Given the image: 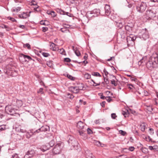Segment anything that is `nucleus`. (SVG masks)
Instances as JSON below:
<instances>
[{
    "mask_svg": "<svg viewBox=\"0 0 158 158\" xmlns=\"http://www.w3.org/2000/svg\"><path fill=\"white\" fill-rule=\"evenodd\" d=\"M157 60V58L155 57L152 56L147 58V56H145L138 62V64L139 65H140L144 63L146 64L148 68L152 69L156 67L157 64L156 61Z\"/></svg>",
    "mask_w": 158,
    "mask_h": 158,
    "instance_id": "1",
    "label": "nucleus"
},
{
    "mask_svg": "<svg viewBox=\"0 0 158 158\" xmlns=\"http://www.w3.org/2000/svg\"><path fill=\"white\" fill-rule=\"evenodd\" d=\"M64 147L62 143H57L52 150V152L54 154H59L61 152Z\"/></svg>",
    "mask_w": 158,
    "mask_h": 158,
    "instance_id": "2",
    "label": "nucleus"
},
{
    "mask_svg": "<svg viewBox=\"0 0 158 158\" xmlns=\"http://www.w3.org/2000/svg\"><path fill=\"white\" fill-rule=\"evenodd\" d=\"M139 35V38L144 40H146L149 37V33L146 28L142 29Z\"/></svg>",
    "mask_w": 158,
    "mask_h": 158,
    "instance_id": "3",
    "label": "nucleus"
},
{
    "mask_svg": "<svg viewBox=\"0 0 158 158\" xmlns=\"http://www.w3.org/2000/svg\"><path fill=\"white\" fill-rule=\"evenodd\" d=\"M145 15L147 19H151L156 16V13L152 10H147L145 13Z\"/></svg>",
    "mask_w": 158,
    "mask_h": 158,
    "instance_id": "4",
    "label": "nucleus"
},
{
    "mask_svg": "<svg viewBox=\"0 0 158 158\" xmlns=\"http://www.w3.org/2000/svg\"><path fill=\"white\" fill-rule=\"evenodd\" d=\"M147 5L145 3L142 2L140 5L136 7V9L138 12L142 13L146 10Z\"/></svg>",
    "mask_w": 158,
    "mask_h": 158,
    "instance_id": "5",
    "label": "nucleus"
},
{
    "mask_svg": "<svg viewBox=\"0 0 158 158\" xmlns=\"http://www.w3.org/2000/svg\"><path fill=\"white\" fill-rule=\"evenodd\" d=\"M5 110L8 113V114L11 115H13L14 114H15V110H17L12 107L10 105L6 106Z\"/></svg>",
    "mask_w": 158,
    "mask_h": 158,
    "instance_id": "6",
    "label": "nucleus"
},
{
    "mask_svg": "<svg viewBox=\"0 0 158 158\" xmlns=\"http://www.w3.org/2000/svg\"><path fill=\"white\" fill-rule=\"evenodd\" d=\"M70 137L69 138V139L68 141L69 143L74 148H75L76 146H77L78 144L77 142L75 139L73 138V137L70 136Z\"/></svg>",
    "mask_w": 158,
    "mask_h": 158,
    "instance_id": "7",
    "label": "nucleus"
},
{
    "mask_svg": "<svg viewBox=\"0 0 158 158\" xmlns=\"http://www.w3.org/2000/svg\"><path fill=\"white\" fill-rule=\"evenodd\" d=\"M49 130V127L47 125L42 126L41 128L35 131V133H38L40 131L45 132Z\"/></svg>",
    "mask_w": 158,
    "mask_h": 158,
    "instance_id": "8",
    "label": "nucleus"
},
{
    "mask_svg": "<svg viewBox=\"0 0 158 158\" xmlns=\"http://www.w3.org/2000/svg\"><path fill=\"white\" fill-rule=\"evenodd\" d=\"M31 12L29 11V13L27 12H23L22 13L18 15L19 17L21 19H25L30 16V14Z\"/></svg>",
    "mask_w": 158,
    "mask_h": 158,
    "instance_id": "9",
    "label": "nucleus"
},
{
    "mask_svg": "<svg viewBox=\"0 0 158 158\" xmlns=\"http://www.w3.org/2000/svg\"><path fill=\"white\" fill-rule=\"evenodd\" d=\"M30 132H28L26 133V136L27 138H30L33 135H35L37 133H35V131L34 129H31L30 130Z\"/></svg>",
    "mask_w": 158,
    "mask_h": 158,
    "instance_id": "10",
    "label": "nucleus"
},
{
    "mask_svg": "<svg viewBox=\"0 0 158 158\" xmlns=\"http://www.w3.org/2000/svg\"><path fill=\"white\" fill-rule=\"evenodd\" d=\"M50 47V49L53 51H56L59 50L58 46L53 43H51Z\"/></svg>",
    "mask_w": 158,
    "mask_h": 158,
    "instance_id": "11",
    "label": "nucleus"
},
{
    "mask_svg": "<svg viewBox=\"0 0 158 158\" xmlns=\"http://www.w3.org/2000/svg\"><path fill=\"white\" fill-rule=\"evenodd\" d=\"M50 148L49 147V145L46 144L45 145H43L40 148V149L43 152L48 150Z\"/></svg>",
    "mask_w": 158,
    "mask_h": 158,
    "instance_id": "12",
    "label": "nucleus"
},
{
    "mask_svg": "<svg viewBox=\"0 0 158 158\" xmlns=\"http://www.w3.org/2000/svg\"><path fill=\"white\" fill-rule=\"evenodd\" d=\"M85 124L81 121L78 122L77 124V128L80 130L83 129L84 128Z\"/></svg>",
    "mask_w": 158,
    "mask_h": 158,
    "instance_id": "13",
    "label": "nucleus"
},
{
    "mask_svg": "<svg viewBox=\"0 0 158 158\" xmlns=\"http://www.w3.org/2000/svg\"><path fill=\"white\" fill-rule=\"evenodd\" d=\"M70 90L72 92L75 94L78 93L79 91V88H78L77 86L71 87L70 88Z\"/></svg>",
    "mask_w": 158,
    "mask_h": 158,
    "instance_id": "14",
    "label": "nucleus"
},
{
    "mask_svg": "<svg viewBox=\"0 0 158 158\" xmlns=\"http://www.w3.org/2000/svg\"><path fill=\"white\" fill-rule=\"evenodd\" d=\"M105 14L107 15H109L110 13V6L109 5H106L105 7Z\"/></svg>",
    "mask_w": 158,
    "mask_h": 158,
    "instance_id": "15",
    "label": "nucleus"
},
{
    "mask_svg": "<svg viewBox=\"0 0 158 158\" xmlns=\"http://www.w3.org/2000/svg\"><path fill=\"white\" fill-rule=\"evenodd\" d=\"M27 152L29 155V157H32L35 154V152L33 150L28 151Z\"/></svg>",
    "mask_w": 158,
    "mask_h": 158,
    "instance_id": "16",
    "label": "nucleus"
},
{
    "mask_svg": "<svg viewBox=\"0 0 158 158\" xmlns=\"http://www.w3.org/2000/svg\"><path fill=\"white\" fill-rule=\"evenodd\" d=\"M77 88H79V90H84L85 87L83 84L81 83L78 84V86H77Z\"/></svg>",
    "mask_w": 158,
    "mask_h": 158,
    "instance_id": "17",
    "label": "nucleus"
},
{
    "mask_svg": "<svg viewBox=\"0 0 158 158\" xmlns=\"http://www.w3.org/2000/svg\"><path fill=\"white\" fill-rule=\"evenodd\" d=\"M140 129L142 131H144L146 128V125L145 123H142L140 125Z\"/></svg>",
    "mask_w": 158,
    "mask_h": 158,
    "instance_id": "18",
    "label": "nucleus"
},
{
    "mask_svg": "<svg viewBox=\"0 0 158 158\" xmlns=\"http://www.w3.org/2000/svg\"><path fill=\"white\" fill-rule=\"evenodd\" d=\"M21 56H23L25 59H27L29 60H33L29 56L27 55H25L23 54H21Z\"/></svg>",
    "mask_w": 158,
    "mask_h": 158,
    "instance_id": "19",
    "label": "nucleus"
},
{
    "mask_svg": "<svg viewBox=\"0 0 158 158\" xmlns=\"http://www.w3.org/2000/svg\"><path fill=\"white\" fill-rule=\"evenodd\" d=\"M17 105L18 107L21 106L23 104L22 101L21 100H18L16 101Z\"/></svg>",
    "mask_w": 158,
    "mask_h": 158,
    "instance_id": "20",
    "label": "nucleus"
},
{
    "mask_svg": "<svg viewBox=\"0 0 158 158\" xmlns=\"http://www.w3.org/2000/svg\"><path fill=\"white\" fill-rule=\"evenodd\" d=\"M54 140L52 139L51 141H50L48 143H47V144L49 145V147L50 148L54 145Z\"/></svg>",
    "mask_w": 158,
    "mask_h": 158,
    "instance_id": "21",
    "label": "nucleus"
},
{
    "mask_svg": "<svg viewBox=\"0 0 158 158\" xmlns=\"http://www.w3.org/2000/svg\"><path fill=\"white\" fill-rule=\"evenodd\" d=\"M57 11L58 13H59L60 14L65 15V12L64 11V10H62L60 9H58L57 10Z\"/></svg>",
    "mask_w": 158,
    "mask_h": 158,
    "instance_id": "22",
    "label": "nucleus"
},
{
    "mask_svg": "<svg viewBox=\"0 0 158 158\" xmlns=\"http://www.w3.org/2000/svg\"><path fill=\"white\" fill-rule=\"evenodd\" d=\"M23 47L24 48H27L28 49H31V46L29 44L27 43L23 44Z\"/></svg>",
    "mask_w": 158,
    "mask_h": 158,
    "instance_id": "23",
    "label": "nucleus"
},
{
    "mask_svg": "<svg viewBox=\"0 0 158 158\" xmlns=\"http://www.w3.org/2000/svg\"><path fill=\"white\" fill-rule=\"evenodd\" d=\"M111 83L114 85L115 86H116L117 85V82L115 80L113 79L111 81Z\"/></svg>",
    "mask_w": 158,
    "mask_h": 158,
    "instance_id": "24",
    "label": "nucleus"
},
{
    "mask_svg": "<svg viewBox=\"0 0 158 158\" xmlns=\"http://www.w3.org/2000/svg\"><path fill=\"white\" fill-rule=\"evenodd\" d=\"M128 113L127 110L126 111H122V114L125 117H128Z\"/></svg>",
    "mask_w": 158,
    "mask_h": 158,
    "instance_id": "25",
    "label": "nucleus"
},
{
    "mask_svg": "<svg viewBox=\"0 0 158 158\" xmlns=\"http://www.w3.org/2000/svg\"><path fill=\"white\" fill-rule=\"evenodd\" d=\"M84 77L85 78L88 79L90 78L91 75L88 73H86L84 74Z\"/></svg>",
    "mask_w": 158,
    "mask_h": 158,
    "instance_id": "26",
    "label": "nucleus"
},
{
    "mask_svg": "<svg viewBox=\"0 0 158 158\" xmlns=\"http://www.w3.org/2000/svg\"><path fill=\"white\" fill-rule=\"evenodd\" d=\"M60 30L61 31L64 33L67 32L69 31V30L68 29L65 27L61 28L60 29Z\"/></svg>",
    "mask_w": 158,
    "mask_h": 158,
    "instance_id": "27",
    "label": "nucleus"
},
{
    "mask_svg": "<svg viewBox=\"0 0 158 158\" xmlns=\"http://www.w3.org/2000/svg\"><path fill=\"white\" fill-rule=\"evenodd\" d=\"M47 65L49 67L52 68L53 66V64L52 61H48L47 62Z\"/></svg>",
    "mask_w": 158,
    "mask_h": 158,
    "instance_id": "28",
    "label": "nucleus"
},
{
    "mask_svg": "<svg viewBox=\"0 0 158 158\" xmlns=\"http://www.w3.org/2000/svg\"><path fill=\"white\" fill-rule=\"evenodd\" d=\"M21 9V8L20 7H17V8H14L13 9V12H18Z\"/></svg>",
    "mask_w": 158,
    "mask_h": 158,
    "instance_id": "29",
    "label": "nucleus"
},
{
    "mask_svg": "<svg viewBox=\"0 0 158 158\" xmlns=\"http://www.w3.org/2000/svg\"><path fill=\"white\" fill-rule=\"evenodd\" d=\"M92 75L96 77H101L100 74L98 72H93L92 73Z\"/></svg>",
    "mask_w": 158,
    "mask_h": 158,
    "instance_id": "30",
    "label": "nucleus"
},
{
    "mask_svg": "<svg viewBox=\"0 0 158 158\" xmlns=\"http://www.w3.org/2000/svg\"><path fill=\"white\" fill-rule=\"evenodd\" d=\"M49 22L47 21H40V24L42 25H47L48 24Z\"/></svg>",
    "mask_w": 158,
    "mask_h": 158,
    "instance_id": "31",
    "label": "nucleus"
},
{
    "mask_svg": "<svg viewBox=\"0 0 158 158\" xmlns=\"http://www.w3.org/2000/svg\"><path fill=\"white\" fill-rule=\"evenodd\" d=\"M59 52L60 53V54L62 55H65V51H64V49L63 48L60 49Z\"/></svg>",
    "mask_w": 158,
    "mask_h": 158,
    "instance_id": "32",
    "label": "nucleus"
},
{
    "mask_svg": "<svg viewBox=\"0 0 158 158\" xmlns=\"http://www.w3.org/2000/svg\"><path fill=\"white\" fill-rule=\"evenodd\" d=\"M117 26L119 28H121L123 27V23L121 22L117 23L116 24Z\"/></svg>",
    "mask_w": 158,
    "mask_h": 158,
    "instance_id": "33",
    "label": "nucleus"
},
{
    "mask_svg": "<svg viewBox=\"0 0 158 158\" xmlns=\"http://www.w3.org/2000/svg\"><path fill=\"white\" fill-rule=\"evenodd\" d=\"M67 96V98H70L71 99H73L74 97V96L72 94H68Z\"/></svg>",
    "mask_w": 158,
    "mask_h": 158,
    "instance_id": "34",
    "label": "nucleus"
},
{
    "mask_svg": "<svg viewBox=\"0 0 158 158\" xmlns=\"http://www.w3.org/2000/svg\"><path fill=\"white\" fill-rule=\"evenodd\" d=\"M48 14H50L53 17H55L56 15V13L54 11H51L49 13H48Z\"/></svg>",
    "mask_w": 158,
    "mask_h": 158,
    "instance_id": "35",
    "label": "nucleus"
},
{
    "mask_svg": "<svg viewBox=\"0 0 158 158\" xmlns=\"http://www.w3.org/2000/svg\"><path fill=\"white\" fill-rule=\"evenodd\" d=\"M87 158H96L91 153L89 154L87 156Z\"/></svg>",
    "mask_w": 158,
    "mask_h": 158,
    "instance_id": "36",
    "label": "nucleus"
},
{
    "mask_svg": "<svg viewBox=\"0 0 158 158\" xmlns=\"http://www.w3.org/2000/svg\"><path fill=\"white\" fill-rule=\"evenodd\" d=\"M119 132L120 134H121V135L123 136L125 135L126 134V132L125 131L122 130H119Z\"/></svg>",
    "mask_w": 158,
    "mask_h": 158,
    "instance_id": "37",
    "label": "nucleus"
},
{
    "mask_svg": "<svg viewBox=\"0 0 158 158\" xmlns=\"http://www.w3.org/2000/svg\"><path fill=\"white\" fill-rule=\"evenodd\" d=\"M37 93L41 94H43L44 93V92L43 91V89L42 88H40L38 91Z\"/></svg>",
    "mask_w": 158,
    "mask_h": 158,
    "instance_id": "38",
    "label": "nucleus"
},
{
    "mask_svg": "<svg viewBox=\"0 0 158 158\" xmlns=\"http://www.w3.org/2000/svg\"><path fill=\"white\" fill-rule=\"evenodd\" d=\"M6 129V126L5 125H2L0 126V130L2 131Z\"/></svg>",
    "mask_w": 158,
    "mask_h": 158,
    "instance_id": "39",
    "label": "nucleus"
},
{
    "mask_svg": "<svg viewBox=\"0 0 158 158\" xmlns=\"http://www.w3.org/2000/svg\"><path fill=\"white\" fill-rule=\"evenodd\" d=\"M126 156L125 155H122L117 156V158H127Z\"/></svg>",
    "mask_w": 158,
    "mask_h": 158,
    "instance_id": "40",
    "label": "nucleus"
},
{
    "mask_svg": "<svg viewBox=\"0 0 158 158\" xmlns=\"http://www.w3.org/2000/svg\"><path fill=\"white\" fill-rule=\"evenodd\" d=\"M42 54L45 57H48L50 56V54L48 53L43 52Z\"/></svg>",
    "mask_w": 158,
    "mask_h": 158,
    "instance_id": "41",
    "label": "nucleus"
},
{
    "mask_svg": "<svg viewBox=\"0 0 158 158\" xmlns=\"http://www.w3.org/2000/svg\"><path fill=\"white\" fill-rule=\"evenodd\" d=\"M67 76L69 79H70L72 80H74L75 79V78L74 77H72V76L69 74H68Z\"/></svg>",
    "mask_w": 158,
    "mask_h": 158,
    "instance_id": "42",
    "label": "nucleus"
},
{
    "mask_svg": "<svg viewBox=\"0 0 158 158\" xmlns=\"http://www.w3.org/2000/svg\"><path fill=\"white\" fill-rule=\"evenodd\" d=\"M11 158H19V157L17 154H14L12 155Z\"/></svg>",
    "mask_w": 158,
    "mask_h": 158,
    "instance_id": "43",
    "label": "nucleus"
},
{
    "mask_svg": "<svg viewBox=\"0 0 158 158\" xmlns=\"http://www.w3.org/2000/svg\"><path fill=\"white\" fill-rule=\"evenodd\" d=\"M111 117L113 119H114L117 117V116L115 113H112L111 114Z\"/></svg>",
    "mask_w": 158,
    "mask_h": 158,
    "instance_id": "44",
    "label": "nucleus"
},
{
    "mask_svg": "<svg viewBox=\"0 0 158 158\" xmlns=\"http://www.w3.org/2000/svg\"><path fill=\"white\" fill-rule=\"evenodd\" d=\"M105 28V26L104 25H101L100 27V31H102L104 30Z\"/></svg>",
    "mask_w": 158,
    "mask_h": 158,
    "instance_id": "45",
    "label": "nucleus"
},
{
    "mask_svg": "<svg viewBox=\"0 0 158 158\" xmlns=\"http://www.w3.org/2000/svg\"><path fill=\"white\" fill-rule=\"evenodd\" d=\"M48 30V28L47 27H42V31L44 32H45Z\"/></svg>",
    "mask_w": 158,
    "mask_h": 158,
    "instance_id": "46",
    "label": "nucleus"
},
{
    "mask_svg": "<svg viewBox=\"0 0 158 158\" xmlns=\"http://www.w3.org/2000/svg\"><path fill=\"white\" fill-rule=\"evenodd\" d=\"M64 61L65 62H69L71 61V60L69 58H66L64 59Z\"/></svg>",
    "mask_w": 158,
    "mask_h": 158,
    "instance_id": "47",
    "label": "nucleus"
},
{
    "mask_svg": "<svg viewBox=\"0 0 158 158\" xmlns=\"http://www.w3.org/2000/svg\"><path fill=\"white\" fill-rule=\"evenodd\" d=\"M78 132H79V134L83 136L84 135V131L83 130H82V131L79 130L78 131Z\"/></svg>",
    "mask_w": 158,
    "mask_h": 158,
    "instance_id": "48",
    "label": "nucleus"
},
{
    "mask_svg": "<svg viewBox=\"0 0 158 158\" xmlns=\"http://www.w3.org/2000/svg\"><path fill=\"white\" fill-rule=\"evenodd\" d=\"M8 19L12 22H16V20L13 18L8 17Z\"/></svg>",
    "mask_w": 158,
    "mask_h": 158,
    "instance_id": "49",
    "label": "nucleus"
},
{
    "mask_svg": "<svg viewBox=\"0 0 158 158\" xmlns=\"http://www.w3.org/2000/svg\"><path fill=\"white\" fill-rule=\"evenodd\" d=\"M104 78V81L106 84H108L109 83V82L108 80V78H105V77L103 76Z\"/></svg>",
    "mask_w": 158,
    "mask_h": 158,
    "instance_id": "50",
    "label": "nucleus"
},
{
    "mask_svg": "<svg viewBox=\"0 0 158 158\" xmlns=\"http://www.w3.org/2000/svg\"><path fill=\"white\" fill-rule=\"evenodd\" d=\"M75 52L76 55L78 56H79L81 55L80 52L76 50L75 51Z\"/></svg>",
    "mask_w": 158,
    "mask_h": 158,
    "instance_id": "51",
    "label": "nucleus"
},
{
    "mask_svg": "<svg viewBox=\"0 0 158 158\" xmlns=\"http://www.w3.org/2000/svg\"><path fill=\"white\" fill-rule=\"evenodd\" d=\"M93 11L94 13H95V12H97V15H99L100 14V13L99 10H97V9L94 10H93Z\"/></svg>",
    "mask_w": 158,
    "mask_h": 158,
    "instance_id": "52",
    "label": "nucleus"
},
{
    "mask_svg": "<svg viewBox=\"0 0 158 158\" xmlns=\"http://www.w3.org/2000/svg\"><path fill=\"white\" fill-rule=\"evenodd\" d=\"M106 98V99L108 102H110L112 100V99L110 97H107Z\"/></svg>",
    "mask_w": 158,
    "mask_h": 158,
    "instance_id": "53",
    "label": "nucleus"
},
{
    "mask_svg": "<svg viewBox=\"0 0 158 158\" xmlns=\"http://www.w3.org/2000/svg\"><path fill=\"white\" fill-rule=\"evenodd\" d=\"M91 81L93 82V83L94 84H95V85H93V86H97L99 85H100V83H98V84H97L95 82L93 79H91Z\"/></svg>",
    "mask_w": 158,
    "mask_h": 158,
    "instance_id": "54",
    "label": "nucleus"
},
{
    "mask_svg": "<svg viewBox=\"0 0 158 158\" xmlns=\"http://www.w3.org/2000/svg\"><path fill=\"white\" fill-rule=\"evenodd\" d=\"M34 10L35 11H37V12H38V11H39L40 10V9H39V6H35L34 8Z\"/></svg>",
    "mask_w": 158,
    "mask_h": 158,
    "instance_id": "55",
    "label": "nucleus"
},
{
    "mask_svg": "<svg viewBox=\"0 0 158 158\" xmlns=\"http://www.w3.org/2000/svg\"><path fill=\"white\" fill-rule=\"evenodd\" d=\"M134 149H135L134 147H132V146L129 147V149H128V150L131 152L133 151L134 150Z\"/></svg>",
    "mask_w": 158,
    "mask_h": 158,
    "instance_id": "56",
    "label": "nucleus"
},
{
    "mask_svg": "<svg viewBox=\"0 0 158 158\" xmlns=\"http://www.w3.org/2000/svg\"><path fill=\"white\" fill-rule=\"evenodd\" d=\"M149 133L151 135H153L154 134L153 130L152 128H150L149 129Z\"/></svg>",
    "mask_w": 158,
    "mask_h": 158,
    "instance_id": "57",
    "label": "nucleus"
},
{
    "mask_svg": "<svg viewBox=\"0 0 158 158\" xmlns=\"http://www.w3.org/2000/svg\"><path fill=\"white\" fill-rule=\"evenodd\" d=\"M103 72L104 73V74L106 76L108 74V72L106 70V69H104L103 70Z\"/></svg>",
    "mask_w": 158,
    "mask_h": 158,
    "instance_id": "58",
    "label": "nucleus"
},
{
    "mask_svg": "<svg viewBox=\"0 0 158 158\" xmlns=\"http://www.w3.org/2000/svg\"><path fill=\"white\" fill-rule=\"evenodd\" d=\"M20 132L22 133L27 132V131L26 130L20 128Z\"/></svg>",
    "mask_w": 158,
    "mask_h": 158,
    "instance_id": "59",
    "label": "nucleus"
},
{
    "mask_svg": "<svg viewBox=\"0 0 158 158\" xmlns=\"http://www.w3.org/2000/svg\"><path fill=\"white\" fill-rule=\"evenodd\" d=\"M87 131L88 134H91L92 131L90 129L88 128L87 129Z\"/></svg>",
    "mask_w": 158,
    "mask_h": 158,
    "instance_id": "60",
    "label": "nucleus"
},
{
    "mask_svg": "<svg viewBox=\"0 0 158 158\" xmlns=\"http://www.w3.org/2000/svg\"><path fill=\"white\" fill-rule=\"evenodd\" d=\"M20 128L18 127H16L15 128L16 131L18 132H20Z\"/></svg>",
    "mask_w": 158,
    "mask_h": 158,
    "instance_id": "61",
    "label": "nucleus"
},
{
    "mask_svg": "<svg viewBox=\"0 0 158 158\" xmlns=\"http://www.w3.org/2000/svg\"><path fill=\"white\" fill-rule=\"evenodd\" d=\"M31 5L35 6H37L36 3L34 1H32L31 2Z\"/></svg>",
    "mask_w": 158,
    "mask_h": 158,
    "instance_id": "62",
    "label": "nucleus"
},
{
    "mask_svg": "<svg viewBox=\"0 0 158 158\" xmlns=\"http://www.w3.org/2000/svg\"><path fill=\"white\" fill-rule=\"evenodd\" d=\"M105 104H106V102H105V101H103V102H102L101 103V105L103 107H104L105 106Z\"/></svg>",
    "mask_w": 158,
    "mask_h": 158,
    "instance_id": "63",
    "label": "nucleus"
},
{
    "mask_svg": "<svg viewBox=\"0 0 158 158\" xmlns=\"http://www.w3.org/2000/svg\"><path fill=\"white\" fill-rule=\"evenodd\" d=\"M147 140L150 141L151 140V139L149 136H148L146 137Z\"/></svg>",
    "mask_w": 158,
    "mask_h": 158,
    "instance_id": "64",
    "label": "nucleus"
}]
</instances>
